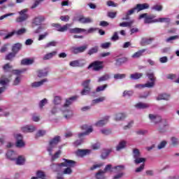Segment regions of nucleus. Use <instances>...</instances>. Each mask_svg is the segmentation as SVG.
Segmentation results:
<instances>
[{
  "label": "nucleus",
  "instance_id": "79ce46f5",
  "mask_svg": "<svg viewBox=\"0 0 179 179\" xmlns=\"http://www.w3.org/2000/svg\"><path fill=\"white\" fill-rule=\"evenodd\" d=\"M99 52V46H95L90 49L87 52L88 55H93V54H96Z\"/></svg>",
  "mask_w": 179,
  "mask_h": 179
},
{
  "label": "nucleus",
  "instance_id": "6e6552de",
  "mask_svg": "<svg viewBox=\"0 0 179 179\" xmlns=\"http://www.w3.org/2000/svg\"><path fill=\"white\" fill-rule=\"evenodd\" d=\"M88 47L89 45L87 44L79 47L73 46L71 48V51L72 54H80L82 52H85L87 48H88Z\"/></svg>",
  "mask_w": 179,
  "mask_h": 179
},
{
  "label": "nucleus",
  "instance_id": "7ed1b4c3",
  "mask_svg": "<svg viewBox=\"0 0 179 179\" xmlns=\"http://www.w3.org/2000/svg\"><path fill=\"white\" fill-rule=\"evenodd\" d=\"M133 157L135 164H141V163H145L146 162V159L141 157V151L138 148L133 149Z\"/></svg>",
  "mask_w": 179,
  "mask_h": 179
},
{
  "label": "nucleus",
  "instance_id": "58836bf2",
  "mask_svg": "<svg viewBox=\"0 0 179 179\" xmlns=\"http://www.w3.org/2000/svg\"><path fill=\"white\" fill-rule=\"evenodd\" d=\"M48 75V71L47 69H43L38 71V78H44V76H47Z\"/></svg>",
  "mask_w": 179,
  "mask_h": 179
},
{
  "label": "nucleus",
  "instance_id": "aec40b11",
  "mask_svg": "<svg viewBox=\"0 0 179 179\" xmlns=\"http://www.w3.org/2000/svg\"><path fill=\"white\" fill-rule=\"evenodd\" d=\"M68 30L71 34H79V33H84L86 31L85 29L82 28H69Z\"/></svg>",
  "mask_w": 179,
  "mask_h": 179
},
{
  "label": "nucleus",
  "instance_id": "338daca9",
  "mask_svg": "<svg viewBox=\"0 0 179 179\" xmlns=\"http://www.w3.org/2000/svg\"><path fill=\"white\" fill-rule=\"evenodd\" d=\"M134 94V91H124L123 92V97H127V96L128 97H131V96H132Z\"/></svg>",
  "mask_w": 179,
  "mask_h": 179
},
{
  "label": "nucleus",
  "instance_id": "e433bc0d",
  "mask_svg": "<svg viewBox=\"0 0 179 179\" xmlns=\"http://www.w3.org/2000/svg\"><path fill=\"white\" fill-rule=\"evenodd\" d=\"M146 76H148V79L151 82L150 83H153V86H155V82L156 80V78H155V74L153 73H146Z\"/></svg>",
  "mask_w": 179,
  "mask_h": 179
},
{
  "label": "nucleus",
  "instance_id": "393cba45",
  "mask_svg": "<svg viewBox=\"0 0 179 179\" xmlns=\"http://www.w3.org/2000/svg\"><path fill=\"white\" fill-rule=\"evenodd\" d=\"M109 118V116H106L103 120H99L95 123L96 127H104V125L108 122Z\"/></svg>",
  "mask_w": 179,
  "mask_h": 179
},
{
  "label": "nucleus",
  "instance_id": "6e6d98bb",
  "mask_svg": "<svg viewBox=\"0 0 179 179\" xmlns=\"http://www.w3.org/2000/svg\"><path fill=\"white\" fill-rule=\"evenodd\" d=\"M91 88H84L81 91V96H87V94H90Z\"/></svg>",
  "mask_w": 179,
  "mask_h": 179
},
{
  "label": "nucleus",
  "instance_id": "f257e3e1",
  "mask_svg": "<svg viewBox=\"0 0 179 179\" xmlns=\"http://www.w3.org/2000/svg\"><path fill=\"white\" fill-rule=\"evenodd\" d=\"M78 98L79 96L76 95L66 99V103L62 106V111L64 113V117H66V120H69V118H71L72 115H73V112L68 108V107L71 106L74 101H76Z\"/></svg>",
  "mask_w": 179,
  "mask_h": 179
},
{
  "label": "nucleus",
  "instance_id": "423d86ee",
  "mask_svg": "<svg viewBox=\"0 0 179 179\" xmlns=\"http://www.w3.org/2000/svg\"><path fill=\"white\" fill-rule=\"evenodd\" d=\"M107 171H110L113 173V169H111V164H108L106 166L103 170H100L98 173H96L95 178L96 179H105L106 176H104Z\"/></svg>",
  "mask_w": 179,
  "mask_h": 179
},
{
  "label": "nucleus",
  "instance_id": "bb28decb",
  "mask_svg": "<svg viewBox=\"0 0 179 179\" xmlns=\"http://www.w3.org/2000/svg\"><path fill=\"white\" fill-rule=\"evenodd\" d=\"M24 162H26V159L23 155H20L17 158H15V163L18 166H23V164H24Z\"/></svg>",
  "mask_w": 179,
  "mask_h": 179
},
{
  "label": "nucleus",
  "instance_id": "5701e85b",
  "mask_svg": "<svg viewBox=\"0 0 179 179\" xmlns=\"http://www.w3.org/2000/svg\"><path fill=\"white\" fill-rule=\"evenodd\" d=\"M136 108H138V110H145V108H149L150 107V104L140 102L135 105Z\"/></svg>",
  "mask_w": 179,
  "mask_h": 179
},
{
  "label": "nucleus",
  "instance_id": "3c124183",
  "mask_svg": "<svg viewBox=\"0 0 179 179\" xmlns=\"http://www.w3.org/2000/svg\"><path fill=\"white\" fill-rule=\"evenodd\" d=\"M152 10H156L157 12H160L161 10H163V6L161 5H155L152 7H151Z\"/></svg>",
  "mask_w": 179,
  "mask_h": 179
},
{
  "label": "nucleus",
  "instance_id": "f03ea898",
  "mask_svg": "<svg viewBox=\"0 0 179 179\" xmlns=\"http://www.w3.org/2000/svg\"><path fill=\"white\" fill-rule=\"evenodd\" d=\"M144 19L145 24H150L152 23H157V19H156V15H149L148 13H143L139 15L138 20Z\"/></svg>",
  "mask_w": 179,
  "mask_h": 179
},
{
  "label": "nucleus",
  "instance_id": "4be33fe9",
  "mask_svg": "<svg viewBox=\"0 0 179 179\" xmlns=\"http://www.w3.org/2000/svg\"><path fill=\"white\" fill-rule=\"evenodd\" d=\"M92 150H80L79 149L76 152L77 156H79V157H83V156H87V155H90Z\"/></svg>",
  "mask_w": 179,
  "mask_h": 179
},
{
  "label": "nucleus",
  "instance_id": "473e14b6",
  "mask_svg": "<svg viewBox=\"0 0 179 179\" xmlns=\"http://www.w3.org/2000/svg\"><path fill=\"white\" fill-rule=\"evenodd\" d=\"M157 100H170V95L167 94H160L158 95V96L157 97Z\"/></svg>",
  "mask_w": 179,
  "mask_h": 179
},
{
  "label": "nucleus",
  "instance_id": "49530a36",
  "mask_svg": "<svg viewBox=\"0 0 179 179\" xmlns=\"http://www.w3.org/2000/svg\"><path fill=\"white\" fill-rule=\"evenodd\" d=\"M8 83H9V79L7 78L2 76L0 78V85H1V86H6Z\"/></svg>",
  "mask_w": 179,
  "mask_h": 179
},
{
  "label": "nucleus",
  "instance_id": "2eb2a0df",
  "mask_svg": "<svg viewBox=\"0 0 179 179\" xmlns=\"http://www.w3.org/2000/svg\"><path fill=\"white\" fill-rule=\"evenodd\" d=\"M135 8L137 12H141V10H145V9H149V3H138V4H136Z\"/></svg>",
  "mask_w": 179,
  "mask_h": 179
},
{
  "label": "nucleus",
  "instance_id": "0e129e2a",
  "mask_svg": "<svg viewBox=\"0 0 179 179\" xmlns=\"http://www.w3.org/2000/svg\"><path fill=\"white\" fill-rule=\"evenodd\" d=\"M108 6H112L113 8H117L118 6L117 3H115L114 1L109 0L106 2Z\"/></svg>",
  "mask_w": 179,
  "mask_h": 179
},
{
  "label": "nucleus",
  "instance_id": "9b49d317",
  "mask_svg": "<svg viewBox=\"0 0 179 179\" xmlns=\"http://www.w3.org/2000/svg\"><path fill=\"white\" fill-rule=\"evenodd\" d=\"M90 68H93L94 71H100V69H103V62L95 61L89 65L88 69H90Z\"/></svg>",
  "mask_w": 179,
  "mask_h": 179
},
{
  "label": "nucleus",
  "instance_id": "e2e57ef3",
  "mask_svg": "<svg viewBox=\"0 0 179 179\" xmlns=\"http://www.w3.org/2000/svg\"><path fill=\"white\" fill-rule=\"evenodd\" d=\"M36 177L38 178H44L45 177V173L43 171H38L36 172Z\"/></svg>",
  "mask_w": 179,
  "mask_h": 179
},
{
  "label": "nucleus",
  "instance_id": "f3484780",
  "mask_svg": "<svg viewBox=\"0 0 179 179\" xmlns=\"http://www.w3.org/2000/svg\"><path fill=\"white\" fill-rule=\"evenodd\" d=\"M81 62L82 60H73L69 63V65L73 68H80L85 65V63Z\"/></svg>",
  "mask_w": 179,
  "mask_h": 179
},
{
  "label": "nucleus",
  "instance_id": "69168bd1",
  "mask_svg": "<svg viewBox=\"0 0 179 179\" xmlns=\"http://www.w3.org/2000/svg\"><path fill=\"white\" fill-rule=\"evenodd\" d=\"M110 150H104L101 154L102 159H107V157L108 156V155H110Z\"/></svg>",
  "mask_w": 179,
  "mask_h": 179
},
{
  "label": "nucleus",
  "instance_id": "b1692460",
  "mask_svg": "<svg viewBox=\"0 0 179 179\" xmlns=\"http://www.w3.org/2000/svg\"><path fill=\"white\" fill-rule=\"evenodd\" d=\"M21 129L23 132H25V133L34 132V131H36V127L33 125H27L22 127Z\"/></svg>",
  "mask_w": 179,
  "mask_h": 179
},
{
  "label": "nucleus",
  "instance_id": "c03bdc74",
  "mask_svg": "<svg viewBox=\"0 0 179 179\" xmlns=\"http://www.w3.org/2000/svg\"><path fill=\"white\" fill-rule=\"evenodd\" d=\"M113 78L115 79V80H118L120 79H125L127 78V74L116 73L114 74Z\"/></svg>",
  "mask_w": 179,
  "mask_h": 179
},
{
  "label": "nucleus",
  "instance_id": "7c9ffc66",
  "mask_svg": "<svg viewBox=\"0 0 179 179\" xmlns=\"http://www.w3.org/2000/svg\"><path fill=\"white\" fill-rule=\"evenodd\" d=\"M127 118V114L126 113H117L115 117V120L116 121H122V120H125Z\"/></svg>",
  "mask_w": 179,
  "mask_h": 179
},
{
  "label": "nucleus",
  "instance_id": "c9c22d12",
  "mask_svg": "<svg viewBox=\"0 0 179 179\" xmlns=\"http://www.w3.org/2000/svg\"><path fill=\"white\" fill-rule=\"evenodd\" d=\"M146 52L145 49H143L141 50H138V52H135L132 55V58H139L140 57H142L143 55V53Z\"/></svg>",
  "mask_w": 179,
  "mask_h": 179
},
{
  "label": "nucleus",
  "instance_id": "2f4dec72",
  "mask_svg": "<svg viewBox=\"0 0 179 179\" xmlns=\"http://www.w3.org/2000/svg\"><path fill=\"white\" fill-rule=\"evenodd\" d=\"M34 63V59L25 58L21 61V65H31Z\"/></svg>",
  "mask_w": 179,
  "mask_h": 179
},
{
  "label": "nucleus",
  "instance_id": "8fccbe9b",
  "mask_svg": "<svg viewBox=\"0 0 179 179\" xmlns=\"http://www.w3.org/2000/svg\"><path fill=\"white\" fill-rule=\"evenodd\" d=\"M27 29L25 28H21L18 29L17 31L15 30V34L17 36H22V34H24L26 33Z\"/></svg>",
  "mask_w": 179,
  "mask_h": 179
},
{
  "label": "nucleus",
  "instance_id": "6ab92c4d",
  "mask_svg": "<svg viewBox=\"0 0 179 179\" xmlns=\"http://www.w3.org/2000/svg\"><path fill=\"white\" fill-rule=\"evenodd\" d=\"M153 40H155L154 38H143L140 42V44L142 47H145V45H149V44H152Z\"/></svg>",
  "mask_w": 179,
  "mask_h": 179
},
{
  "label": "nucleus",
  "instance_id": "774afa93",
  "mask_svg": "<svg viewBox=\"0 0 179 179\" xmlns=\"http://www.w3.org/2000/svg\"><path fill=\"white\" fill-rule=\"evenodd\" d=\"M101 132L103 135H110V134H111V130L108 129H102Z\"/></svg>",
  "mask_w": 179,
  "mask_h": 179
},
{
  "label": "nucleus",
  "instance_id": "4468645a",
  "mask_svg": "<svg viewBox=\"0 0 179 179\" xmlns=\"http://www.w3.org/2000/svg\"><path fill=\"white\" fill-rule=\"evenodd\" d=\"M15 138L17 139V148H23V146H24V142H23V136H22V134H17L15 136Z\"/></svg>",
  "mask_w": 179,
  "mask_h": 179
},
{
  "label": "nucleus",
  "instance_id": "4d7b16f0",
  "mask_svg": "<svg viewBox=\"0 0 179 179\" xmlns=\"http://www.w3.org/2000/svg\"><path fill=\"white\" fill-rule=\"evenodd\" d=\"M110 47H111V43L110 42H106L101 44V48H102L103 50H107Z\"/></svg>",
  "mask_w": 179,
  "mask_h": 179
},
{
  "label": "nucleus",
  "instance_id": "4c0bfd02",
  "mask_svg": "<svg viewBox=\"0 0 179 179\" xmlns=\"http://www.w3.org/2000/svg\"><path fill=\"white\" fill-rule=\"evenodd\" d=\"M134 20H131L129 22H123L120 23L119 26H120V27H131L134 24Z\"/></svg>",
  "mask_w": 179,
  "mask_h": 179
},
{
  "label": "nucleus",
  "instance_id": "09e8293b",
  "mask_svg": "<svg viewBox=\"0 0 179 179\" xmlns=\"http://www.w3.org/2000/svg\"><path fill=\"white\" fill-rule=\"evenodd\" d=\"M104 100H106V96L97 98L92 100V104H99V103H102V101H104Z\"/></svg>",
  "mask_w": 179,
  "mask_h": 179
},
{
  "label": "nucleus",
  "instance_id": "f704fd0d",
  "mask_svg": "<svg viewBox=\"0 0 179 179\" xmlns=\"http://www.w3.org/2000/svg\"><path fill=\"white\" fill-rule=\"evenodd\" d=\"M127 59L125 57H120L116 59L115 65L116 66H121L123 64H125L127 62Z\"/></svg>",
  "mask_w": 179,
  "mask_h": 179
},
{
  "label": "nucleus",
  "instance_id": "c756f323",
  "mask_svg": "<svg viewBox=\"0 0 179 179\" xmlns=\"http://www.w3.org/2000/svg\"><path fill=\"white\" fill-rule=\"evenodd\" d=\"M20 50H22V44L21 43H15L13 45L12 51L14 54H17Z\"/></svg>",
  "mask_w": 179,
  "mask_h": 179
},
{
  "label": "nucleus",
  "instance_id": "13d9d810",
  "mask_svg": "<svg viewBox=\"0 0 179 179\" xmlns=\"http://www.w3.org/2000/svg\"><path fill=\"white\" fill-rule=\"evenodd\" d=\"M57 44V41L49 42L45 45V48H50V47H56Z\"/></svg>",
  "mask_w": 179,
  "mask_h": 179
},
{
  "label": "nucleus",
  "instance_id": "39448f33",
  "mask_svg": "<svg viewBox=\"0 0 179 179\" xmlns=\"http://www.w3.org/2000/svg\"><path fill=\"white\" fill-rule=\"evenodd\" d=\"M59 142H61V136H56L50 140L49 146L47 148L48 152H49V155H51L52 150H54V148L57 146V143H59Z\"/></svg>",
  "mask_w": 179,
  "mask_h": 179
},
{
  "label": "nucleus",
  "instance_id": "a18cd8bd",
  "mask_svg": "<svg viewBox=\"0 0 179 179\" xmlns=\"http://www.w3.org/2000/svg\"><path fill=\"white\" fill-rule=\"evenodd\" d=\"M157 23H170L171 20L169 17H159L157 19Z\"/></svg>",
  "mask_w": 179,
  "mask_h": 179
},
{
  "label": "nucleus",
  "instance_id": "9d476101",
  "mask_svg": "<svg viewBox=\"0 0 179 179\" xmlns=\"http://www.w3.org/2000/svg\"><path fill=\"white\" fill-rule=\"evenodd\" d=\"M77 21L82 24H89L90 23H93V19H92V17H85L83 15L78 17Z\"/></svg>",
  "mask_w": 179,
  "mask_h": 179
},
{
  "label": "nucleus",
  "instance_id": "c85d7f7f",
  "mask_svg": "<svg viewBox=\"0 0 179 179\" xmlns=\"http://www.w3.org/2000/svg\"><path fill=\"white\" fill-rule=\"evenodd\" d=\"M135 87L136 89H143V87H153V83H150L148 81L144 85H136Z\"/></svg>",
  "mask_w": 179,
  "mask_h": 179
},
{
  "label": "nucleus",
  "instance_id": "052dcab7",
  "mask_svg": "<svg viewBox=\"0 0 179 179\" xmlns=\"http://www.w3.org/2000/svg\"><path fill=\"white\" fill-rule=\"evenodd\" d=\"M111 41H117L120 40V36H118V32H114L113 36L110 38Z\"/></svg>",
  "mask_w": 179,
  "mask_h": 179
},
{
  "label": "nucleus",
  "instance_id": "72a5a7b5",
  "mask_svg": "<svg viewBox=\"0 0 179 179\" xmlns=\"http://www.w3.org/2000/svg\"><path fill=\"white\" fill-rule=\"evenodd\" d=\"M143 76V73H135L133 74H131L130 78L133 80H136L138 79H141Z\"/></svg>",
  "mask_w": 179,
  "mask_h": 179
},
{
  "label": "nucleus",
  "instance_id": "412c9836",
  "mask_svg": "<svg viewBox=\"0 0 179 179\" xmlns=\"http://www.w3.org/2000/svg\"><path fill=\"white\" fill-rule=\"evenodd\" d=\"M6 156L9 160L15 161L16 157H17V154L13 150H8L6 153Z\"/></svg>",
  "mask_w": 179,
  "mask_h": 179
},
{
  "label": "nucleus",
  "instance_id": "ddd939ff",
  "mask_svg": "<svg viewBox=\"0 0 179 179\" xmlns=\"http://www.w3.org/2000/svg\"><path fill=\"white\" fill-rule=\"evenodd\" d=\"M45 20V17H44V15H38L33 20L32 24H34L35 26H40Z\"/></svg>",
  "mask_w": 179,
  "mask_h": 179
},
{
  "label": "nucleus",
  "instance_id": "f8f14e48",
  "mask_svg": "<svg viewBox=\"0 0 179 179\" xmlns=\"http://www.w3.org/2000/svg\"><path fill=\"white\" fill-rule=\"evenodd\" d=\"M27 12V9H23L22 10L19 12L20 16L17 17L16 19V22L17 23H22V22H24V20L27 19L28 16L27 14H26Z\"/></svg>",
  "mask_w": 179,
  "mask_h": 179
},
{
  "label": "nucleus",
  "instance_id": "a19ab883",
  "mask_svg": "<svg viewBox=\"0 0 179 179\" xmlns=\"http://www.w3.org/2000/svg\"><path fill=\"white\" fill-rule=\"evenodd\" d=\"M149 118L150 120V121H152V122H156V120H162V117L159 115H153V114H150L149 115Z\"/></svg>",
  "mask_w": 179,
  "mask_h": 179
},
{
  "label": "nucleus",
  "instance_id": "dca6fc26",
  "mask_svg": "<svg viewBox=\"0 0 179 179\" xmlns=\"http://www.w3.org/2000/svg\"><path fill=\"white\" fill-rule=\"evenodd\" d=\"M76 166V162L64 159V162H63V167H75Z\"/></svg>",
  "mask_w": 179,
  "mask_h": 179
},
{
  "label": "nucleus",
  "instance_id": "37998d69",
  "mask_svg": "<svg viewBox=\"0 0 179 179\" xmlns=\"http://www.w3.org/2000/svg\"><path fill=\"white\" fill-rule=\"evenodd\" d=\"M62 152L61 150H59L57 152H55L54 155H52V152H51L52 158H51V162H55L57 159L59 157V155H61Z\"/></svg>",
  "mask_w": 179,
  "mask_h": 179
},
{
  "label": "nucleus",
  "instance_id": "a211bd4d",
  "mask_svg": "<svg viewBox=\"0 0 179 179\" xmlns=\"http://www.w3.org/2000/svg\"><path fill=\"white\" fill-rule=\"evenodd\" d=\"M64 166V163H61V164H52L50 165V169L52 171H54L55 173L57 171H61V169Z\"/></svg>",
  "mask_w": 179,
  "mask_h": 179
},
{
  "label": "nucleus",
  "instance_id": "ea45409f",
  "mask_svg": "<svg viewBox=\"0 0 179 179\" xmlns=\"http://www.w3.org/2000/svg\"><path fill=\"white\" fill-rule=\"evenodd\" d=\"M126 146H127V141H122L117 145L116 150H117V151L121 150L122 149H124V148H125Z\"/></svg>",
  "mask_w": 179,
  "mask_h": 179
},
{
  "label": "nucleus",
  "instance_id": "a878e982",
  "mask_svg": "<svg viewBox=\"0 0 179 179\" xmlns=\"http://www.w3.org/2000/svg\"><path fill=\"white\" fill-rule=\"evenodd\" d=\"M57 52H57V50H55L51 52L47 53L46 55H45L43 56V59H44V61L51 59V58H54V57H55V55H57Z\"/></svg>",
  "mask_w": 179,
  "mask_h": 179
},
{
  "label": "nucleus",
  "instance_id": "de8ad7c7",
  "mask_svg": "<svg viewBox=\"0 0 179 179\" xmlns=\"http://www.w3.org/2000/svg\"><path fill=\"white\" fill-rule=\"evenodd\" d=\"M15 57L16 55L14 52H10L6 56L5 59H6V61H12Z\"/></svg>",
  "mask_w": 179,
  "mask_h": 179
},
{
  "label": "nucleus",
  "instance_id": "603ef678",
  "mask_svg": "<svg viewBox=\"0 0 179 179\" xmlns=\"http://www.w3.org/2000/svg\"><path fill=\"white\" fill-rule=\"evenodd\" d=\"M109 78H110V75L105 74L99 78L98 82L100 83V82H104L106 80H108Z\"/></svg>",
  "mask_w": 179,
  "mask_h": 179
},
{
  "label": "nucleus",
  "instance_id": "5fc2aeb1",
  "mask_svg": "<svg viewBox=\"0 0 179 179\" xmlns=\"http://www.w3.org/2000/svg\"><path fill=\"white\" fill-rule=\"evenodd\" d=\"M90 80H85L83 82L82 86L84 87V89L90 88Z\"/></svg>",
  "mask_w": 179,
  "mask_h": 179
},
{
  "label": "nucleus",
  "instance_id": "680f3d73",
  "mask_svg": "<svg viewBox=\"0 0 179 179\" xmlns=\"http://www.w3.org/2000/svg\"><path fill=\"white\" fill-rule=\"evenodd\" d=\"M179 38V36L178 35H176V36H171L168 38L166 39V43H171V41H174V40H177Z\"/></svg>",
  "mask_w": 179,
  "mask_h": 179
},
{
  "label": "nucleus",
  "instance_id": "0eeeda50",
  "mask_svg": "<svg viewBox=\"0 0 179 179\" xmlns=\"http://www.w3.org/2000/svg\"><path fill=\"white\" fill-rule=\"evenodd\" d=\"M52 27H55L57 31H59L60 33H64L67 31V30L72 26V24H66L64 25H61V24L52 23L51 24Z\"/></svg>",
  "mask_w": 179,
  "mask_h": 179
},
{
  "label": "nucleus",
  "instance_id": "864d4df0",
  "mask_svg": "<svg viewBox=\"0 0 179 179\" xmlns=\"http://www.w3.org/2000/svg\"><path fill=\"white\" fill-rule=\"evenodd\" d=\"M61 101H62V98H61V96H55L53 100L54 104H56V105L61 104Z\"/></svg>",
  "mask_w": 179,
  "mask_h": 179
},
{
  "label": "nucleus",
  "instance_id": "cd10ccee",
  "mask_svg": "<svg viewBox=\"0 0 179 179\" xmlns=\"http://www.w3.org/2000/svg\"><path fill=\"white\" fill-rule=\"evenodd\" d=\"M45 82H48V80L47 78L43 79L41 81L38 82H34L31 83V87H40V86H43Z\"/></svg>",
  "mask_w": 179,
  "mask_h": 179
},
{
  "label": "nucleus",
  "instance_id": "bf43d9fd",
  "mask_svg": "<svg viewBox=\"0 0 179 179\" xmlns=\"http://www.w3.org/2000/svg\"><path fill=\"white\" fill-rule=\"evenodd\" d=\"M108 85L107 84H105L103 85H101V86H99L96 90V92H103V90H106V87H108Z\"/></svg>",
  "mask_w": 179,
  "mask_h": 179
},
{
  "label": "nucleus",
  "instance_id": "20e7f679",
  "mask_svg": "<svg viewBox=\"0 0 179 179\" xmlns=\"http://www.w3.org/2000/svg\"><path fill=\"white\" fill-rule=\"evenodd\" d=\"M124 169H125V166L124 165H119L113 168H112L111 166V169L113 170L112 173L113 172V173H117L113 177V179L122 178V177H124V173L122 172Z\"/></svg>",
  "mask_w": 179,
  "mask_h": 179
},
{
  "label": "nucleus",
  "instance_id": "1a4fd4ad",
  "mask_svg": "<svg viewBox=\"0 0 179 179\" xmlns=\"http://www.w3.org/2000/svg\"><path fill=\"white\" fill-rule=\"evenodd\" d=\"M82 129H85V131L83 133L78 134V138H82L83 136H86V135H89V134H92L93 132V127L92 126H87V124H84L81 127Z\"/></svg>",
  "mask_w": 179,
  "mask_h": 179
}]
</instances>
